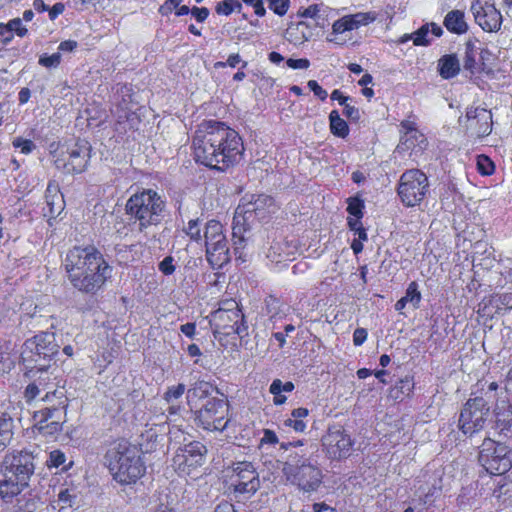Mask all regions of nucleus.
I'll list each match as a JSON object with an SVG mask.
<instances>
[{
	"instance_id": "bf43d9fd",
	"label": "nucleus",
	"mask_w": 512,
	"mask_h": 512,
	"mask_svg": "<svg viewBox=\"0 0 512 512\" xmlns=\"http://www.w3.org/2000/svg\"><path fill=\"white\" fill-rule=\"evenodd\" d=\"M286 64L289 68L292 69H307L310 66V61L306 58H300V59H288L286 61Z\"/></svg>"
},
{
	"instance_id": "7ed1b4c3",
	"label": "nucleus",
	"mask_w": 512,
	"mask_h": 512,
	"mask_svg": "<svg viewBox=\"0 0 512 512\" xmlns=\"http://www.w3.org/2000/svg\"><path fill=\"white\" fill-rule=\"evenodd\" d=\"M105 459L113 479L121 485L135 484L145 473L139 449L128 442L108 450Z\"/></svg>"
},
{
	"instance_id": "ea45409f",
	"label": "nucleus",
	"mask_w": 512,
	"mask_h": 512,
	"mask_svg": "<svg viewBox=\"0 0 512 512\" xmlns=\"http://www.w3.org/2000/svg\"><path fill=\"white\" fill-rule=\"evenodd\" d=\"M405 301L412 305L414 309L419 307L421 301V293L418 290V284L413 281L411 282L405 292V296H403Z\"/></svg>"
},
{
	"instance_id": "e2e57ef3",
	"label": "nucleus",
	"mask_w": 512,
	"mask_h": 512,
	"mask_svg": "<svg viewBox=\"0 0 512 512\" xmlns=\"http://www.w3.org/2000/svg\"><path fill=\"white\" fill-rule=\"evenodd\" d=\"M367 330L364 328H357L353 333V343L355 346L362 345L367 339Z\"/></svg>"
},
{
	"instance_id": "58836bf2",
	"label": "nucleus",
	"mask_w": 512,
	"mask_h": 512,
	"mask_svg": "<svg viewBox=\"0 0 512 512\" xmlns=\"http://www.w3.org/2000/svg\"><path fill=\"white\" fill-rule=\"evenodd\" d=\"M346 31H350V30H349V27H348L347 20H346V18L344 16V17L338 19L337 21H335L333 23V25H332V33L329 35L327 40L329 42H333V43H336V44H342L343 42L338 39L337 35L343 34Z\"/></svg>"
},
{
	"instance_id": "ddd939ff",
	"label": "nucleus",
	"mask_w": 512,
	"mask_h": 512,
	"mask_svg": "<svg viewBox=\"0 0 512 512\" xmlns=\"http://www.w3.org/2000/svg\"><path fill=\"white\" fill-rule=\"evenodd\" d=\"M91 146L86 140H78L67 147L55 160L57 169L68 174L81 173L86 169L90 158Z\"/></svg>"
},
{
	"instance_id": "09e8293b",
	"label": "nucleus",
	"mask_w": 512,
	"mask_h": 512,
	"mask_svg": "<svg viewBox=\"0 0 512 512\" xmlns=\"http://www.w3.org/2000/svg\"><path fill=\"white\" fill-rule=\"evenodd\" d=\"M13 146L19 148L21 153L29 154L35 149V144L32 140L17 137L13 140Z\"/></svg>"
},
{
	"instance_id": "8fccbe9b",
	"label": "nucleus",
	"mask_w": 512,
	"mask_h": 512,
	"mask_svg": "<svg viewBox=\"0 0 512 512\" xmlns=\"http://www.w3.org/2000/svg\"><path fill=\"white\" fill-rule=\"evenodd\" d=\"M61 62V55L60 53H54L52 55H42L39 58V64L46 67V68H52L57 67Z\"/></svg>"
},
{
	"instance_id": "37998d69",
	"label": "nucleus",
	"mask_w": 512,
	"mask_h": 512,
	"mask_svg": "<svg viewBox=\"0 0 512 512\" xmlns=\"http://www.w3.org/2000/svg\"><path fill=\"white\" fill-rule=\"evenodd\" d=\"M430 29L429 24H425L421 26L417 31L413 33V43L416 46H425L430 43V39H428Z\"/></svg>"
},
{
	"instance_id": "864d4df0",
	"label": "nucleus",
	"mask_w": 512,
	"mask_h": 512,
	"mask_svg": "<svg viewBox=\"0 0 512 512\" xmlns=\"http://www.w3.org/2000/svg\"><path fill=\"white\" fill-rule=\"evenodd\" d=\"M6 27L9 31L15 32L20 37L25 36L28 32V30L22 25L20 18H14L10 20Z\"/></svg>"
},
{
	"instance_id": "0eeeda50",
	"label": "nucleus",
	"mask_w": 512,
	"mask_h": 512,
	"mask_svg": "<svg viewBox=\"0 0 512 512\" xmlns=\"http://www.w3.org/2000/svg\"><path fill=\"white\" fill-rule=\"evenodd\" d=\"M59 348L54 333L42 332L24 342L22 362L26 369L52 368L51 361L58 354Z\"/></svg>"
},
{
	"instance_id": "a211bd4d",
	"label": "nucleus",
	"mask_w": 512,
	"mask_h": 512,
	"mask_svg": "<svg viewBox=\"0 0 512 512\" xmlns=\"http://www.w3.org/2000/svg\"><path fill=\"white\" fill-rule=\"evenodd\" d=\"M470 10L475 22L486 32H496L502 24V15L495 6L484 0L472 2Z\"/></svg>"
},
{
	"instance_id": "39448f33",
	"label": "nucleus",
	"mask_w": 512,
	"mask_h": 512,
	"mask_svg": "<svg viewBox=\"0 0 512 512\" xmlns=\"http://www.w3.org/2000/svg\"><path fill=\"white\" fill-rule=\"evenodd\" d=\"M164 209L165 201L152 189H144L133 194L126 203V211L139 222L140 231L159 224L163 218Z\"/></svg>"
},
{
	"instance_id": "a19ab883",
	"label": "nucleus",
	"mask_w": 512,
	"mask_h": 512,
	"mask_svg": "<svg viewBox=\"0 0 512 512\" xmlns=\"http://www.w3.org/2000/svg\"><path fill=\"white\" fill-rule=\"evenodd\" d=\"M184 231L190 237L191 240H193L197 243L202 241V234H201L199 219L189 220L188 225L184 229Z\"/></svg>"
},
{
	"instance_id": "c756f323",
	"label": "nucleus",
	"mask_w": 512,
	"mask_h": 512,
	"mask_svg": "<svg viewBox=\"0 0 512 512\" xmlns=\"http://www.w3.org/2000/svg\"><path fill=\"white\" fill-rule=\"evenodd\" d=\"M13 429V419L4 413H0V453L11 443L14 435Z\"/></svg>"
},
{
	"instance_id": "052dcab7",
	"label": "nucleus",
	"mask_w": 512,
	"mask_h": 512,
	"mask_svg": "<svg viewBox=\"0 0 512 512\" xmlns=\"http://www.w3.org/2000/svg\"><path fill=\"white\" fill-rule=\"evenodd\" d=\"M401 126L402 128L405 130V135L408 136V135H419V137L421 138V141H424V136L423 134H421L415 127V124L411 121H403L401 123Z\"/></svg>"
},
{
	"instance_id": "7c9ffc66",
	"label": "nucleus",
	"mask_w": 512,
	"mask_h": 512,
	"mask_svg": "<svg viewBox=\"0 0 512 512\" xmlns=\"http://www.w3.org/2000/svg\"><path fill=\"white\" fill-rule=\"evenodd\" d=\"M118 93H121L122 100L117 101L116 105V113L118 114L119 120L126 119L128 120L130 114L133 113L134 105L132 103V98L130 94V89L126 86H122Z\"/></svg>"
},
{
	"instance_id": "603ef678",
	"label": "nucleus",
	"mask_w": 512,
	"mask_h": 512,
	"mask_svg": "<svg viewBox=\"0 0 512 512\" xmlns=\"http://www.w3.org/2000/svg\"><path fill=\"white\" fill-rule=\"evenodd\" d=\"M476 60H475V51L473 45L470 43L466 46V52H465V60H464V68L466 70H469L470 72H473L475 68Z\"/></svg>"
},
{
	"instance_id": "aec40b11",
	"label": "nucleus",
	"mask_w": 512,
	"mask_h": 512,
	"mask_svg": "<svg viewBox=\"0 0 512 512\" xmlns=\"http://www.w3.org/2000/svg\"><path fill=\"white\" fill-rule=\"evenodd\" d=\"M327 455L332 459H340L350 455L352 441L350 436L341 429H329L322 439Z\"/></svg>"
},
{
	"instance_id": "4c0bfd02",
	"label": "nucleus",
	"mask_w": 512,
	"mask_h": 512,
	"mask_svg": "<svg viewBox=\"0 0 512 512\" xmlns=\"http://www.w3.org/2000/svg\"><path fill=\"white\" fill-rule=\"evenodd\" d=\"M17 512H50V505L38 497H33L28 499Z\"/></svg>"
},
{
	"instance_id": "6ab92c4d",
	"label": "nucleus",
	"mask_w": 512,
	"mask_h": 512,
	"mask_svg": "<svg viewBox=\"0 0 512 512\" xmlns=\"http://www.w3.org/2000/svg\"><path fill=\"white\" fill-rule=\"evenodd\" d=\"M1 464H6L8 471L27 483L30 482L35 470L34 456L26 450L6 454Z\"/></svg>"
},
{
	"instance_id": "473e14b6",
	"label": "nucleus",
	"mask_w": 512,
	"mask_h": 512,
	"mask_svg": "<svg viewBox=\"0 0 512 512\" xmlns=\"http://www.w3.org/2000/svg\"><path fill=\"white\" fill-rule=\"evenodd\" d=\"M185 392L186 385L183 383H178L177 385L169 386L167 388L163 398L168 404H171L170 407L168 408L169 414L173 415L178 413L180 407L174 405V402L180 399Z\"/></svg>"
},
{
	"instance_id": "774afa93",
	"label": "nucleus",
	"mask_w": 512,
	"mask_h": 512,
	"mask_svg": "<svg viewBox=\"0 0 512 512\" xmlns=\"http://www.w3.org/2000/svg\"><path fill=\"white\" fill-rule=\"evenodd\" d=\"M214 512H236L233 504L225 501L217 505Z\"/></svg>"
},
{
	"instance_id": "c85d7f7f",
	"label": "nucleus",
	"mask_w": 512,
	"mask_h": 512,
	"mask_svg": "<svg viewBox=\"0 0 512 512\" xmlns=\"http://www.w3.org/2000/svg\"><path fill=\"white\" fill-rule=\"evenodd\" d=\"M438 71L444 79L455 77L460 71L458 58L455 55H444L438 61Z\"/></svg>"
},
{
	"instance_id": "b1692460",
	"label": "nucleus",
	"mask_w": 512,
	"mask_h": 512,
	"mask_svg": "<svg viewBox=\"0 0 512 512\" xmlns=\"http://www.w3.org/2000/svg\"><path fill=\"white\" fill-rule=\"evenodd\" d=\"M495 428L505 436L512 433V404L506 401L497 403L495 410Z\"/></svg>"
},
{
	"instance_id": "423d86ee",
	"label": "nucleus",
	"mask_w": 512,
	"mask_h": 512,
	"mask_svg": "<svg viewBox=\"0 0 512 512\" xmlns=\"http://www.w3.org/2000/svg\"><path fill=\"white\" fill-rule=\"evenodd\" d=\"M277 206L274 199L268 195H251L241 199L240 204L235 210L233 218V235L241 233L243 229H250L254 220H265L270 214L275 213Z\"/></svg>"
},
{
	"instance_id": "49530a36",
	"label": "nucleus",
	"mask_w": 512,
	"mask_h": 512,
	"mask_svg": "<svg viewBox=\"0 0 512 512\" xmlns=\"http://www.w3.org/2000/svg\"><path fill=\"white\" fill-rule=\"evenodd\" d=\"M234 5L241 8V4L236 0H223L216 5V12L222 15H230L234 11Z\"/></svg>"
},
{
	"instance_id": "393cba45",
	"label": "nucleus",
	"mask_w": 512,
	"mask_h": 512,
	"mask_svg": "<svg viewBox=\"0 0 512 512\" xmlns=\"http://www.w3.org/2000/svg\"><path fill=\"white\" fill-rule=\"evenodd\" d=\"M58 408L54 405L53 407H47L43 413L44 418L38 423L39 430L44 434H56L62 430V424L60 422Z\"/></svg>"
},
{
	"instance_id": "69168bd1",
	"label": "nucleus",
	"mask_w": 512,
	"mask_h": 512,
	"mask_svg": "<svg viewBox=\"0 0 512 512\" xmlns=\"http://www.w3.org/2000/svg\"><path fill=\"white\" fill-rule=\"evenodd\" d=\"M344 114L347 118L353 121H358L360 119L359 109L347 103L344 105Z\"/></svg>"
},
{
	"instance_id": "9b49d317",
	"label": "nucleus",
	"mask_w": 512,
	"mask_h": 512,
	"mask_svg": "<svg viewBox=\"0 0 512 512\" xmlns=\"http://www.w3.org/2000/svg\"><path fill=\"white\" fill-rule=\"evenodd\" d=\"M489 411L490 408L484 398L469 399L461 410L458 428L464 435L473 436L485 427Z\"/></svg>"
},
{
	"instance_id": "4be33fe9",
	"label": "nucleus",
	"mask_w": 512,
	"mask_h": 512,
	"mask_svg": "<svg viewBox=\"0 0 512 512\" xmlns=\"http://www.w3.org/2000/svg\"><path fill=\"white\" fill-rule=\"evenodd\" d=\"M466 117L478 137L488 136L492 131V114L484 108H470Z\"/></svg>"
},
{
	"instance_id": "f704fd0d",
	"label": "nucleus",
	"mask_w": 512,
	"mask_h": 512,
	"mask_svg": "<svg viewBox=\"0 0 512 512\" xmlns=\"http://www.w3.org/2000/svg\"><path fill=\"white\" fill-rule=\"evenodd\" d=\"M349 30L358 29L360 26L368 25L376 19L374 13L371 12H359L356 14L346 15L345 16Z\"/></svg>"
},
{
	"instance_id": "4d7b16f0",
	"label": "nucleus",
	"mask_w": 512,
	"mask_h": 512,
	"mask_svg": "<svg viewBox=\"0 0 512 512\" xmlns=\"http://www.w3.org/2000/svg\"><path fill=\"white\" fill-rule=\"evenodd\" d=\"M307 85L310 90L313 91L314 95L317 96L320 100L324 101L327 98V91L323 89L316 80H309Z\"/></svg>"
},
{
	"instance_id": "5701e85b",
	"label": "nucleus",
	"mask_w": 512,
	"mask_h": 512,
	"mask_svg": "<svg viewBox=\"0 0 512 512\" xmlns=\"http://www.w3.org/2000/svg\"><path fill=\"white\" fill-rule=\"evenodd\" d=\"M46 208L44 215L50 219L58 217L65 207L64 197L59 190V186L54 181L48 183L45 192Z\"/></svg>"
},
{
	"instance_id": "f257e3e1",
	"label": "nucleus",
	"mask_w": 512,
	"mask_h": 512,
	"mask_svg": "<svg viewBox=\"0 0 512 512\" xmlns=\"http://www.w3.org/2000/svg\"><path fill=\"white\" fill-rule=\"evenodd\" d=\"M193 148L197 162L220 171L238 164L244 152L239 134L223 122L214 120L198 125Z\"/></svg>"
},
{
	"instance_id": "13d9d810",
	"label": "nucleus",
	"mask_w": 512,
	"mask_h": 512,
	"mask_svg": "<svg viewBox=\"0 0 512 512\" xmlns=\"http://www.w3.org/2000/svg\"><path fill=\"white\" fill-rule=\"evenodd\" d=\"M286 427L292 428L296 432H304L306 423L301 419L288 418L284 421Z\"/></svg>"
},
{
	"instance_id": "6e6552de",
	"label": "nucleus",
	"mask_w": 512,
	"mask_h": 512,
	"mask_svg": "<svg viewBox=\"0 0 512 512\" xmlns=\"http://www.w3.org/2000/svg\"><path fill=\"white\" fill-rule=\"evenodd\" d=\"M204 239L206 257L213 268H222L230 261L228 240L223 225L217 220H210L205 225Z\"/></svg>"
},
{
	"instance_id": "c9c22d12",
	"label": "nucleus",
	"mask_w": 512,
	"mask_h": 512,
	"mask_svg": "<svg viewBox=\"0 0 512 512\" xmlns=\"http://www.w3.org/2000/svg\"><path fill=\"white\" fill-rule=\"evenodd\" d=\"M330 130L335 136L345 138L349 133L347 123L340 117L338 111L333 110L329 115Z\"/></svg>"
},
{
	"instance_id": "3c124183",
	"label": "nucleus",
	"mask_w": 512,
	"mask_h": 512,
	"mask_svg": "<svg viewBox=\"0 0 512 512\" xmlns=\"http://www.w3.org/2000/svg\"><path fill=\"white\" fill-rule=\"evenodd\" d=\"M269 8L279 16L286 14L289 8V0H268Z\"/></svg>"
},
{
	"instance_id": "680f3d73",
	"label": "nucleus",
	"mask_w": 512,
	"mask_h": 512,
	"mask_svg": "<svg viewBox=\"0 0 512 512\" xmlns=\"http://www.w3.org/2000/svg\"><path fill=\"white\" fill-rule=\"evenodd\" d=\"M191 13L198 22H204L207 19V17L209 16V10L206 7L200 8V7L194 6L191 9Z\"/></svg>"
},
{
	"instance_id": "c03bdc74",
	"label": "nucleus",
	"mask_w": 512,
	"mask_h": 512,
	"mask_svg": "<svg viewBox=\"0 0 512 512\" xmlns=\"http://www.w3.org/2000/svg\"><path fill=\"white\" fill-rule=\"evenodd\" d=\"M66 461V455L61 450H53L49 454L46 464L49 468H58Z\"/></svg>"
},
{
	"instance_id": "f03ea898",
	"label": "nucleus",
	"mask_w": 512,
	"mask_h": 512,
	"mask_svg": "<svg viewBox=\"0 0 512 512\" xmlns=\"http://www.w3.org/2000/svg\"><path fill=\"white\" fill-rule=\"evenodd\" d=\"M65 270L79 291L95 293L112 275V267L93 246L74 247L65 258Z\"/></svg>"
},
{
	"instance_id": "f3484780",
	"label": "nucleus",
	"mask_w": 512,
	"mask_h": 512,
	"mask_svg": "<svg viewBox=\"0 0 512 512\" xmlns=\"http://www.w3.org/2000/svg\"><path fill=\"white\" fill-rule=\"evenodd\" d=\"M206 447L197 441L190 442L177 449L173 457V463L183 473H189L190 468L201 466L205 460Z\"/></svg>"
},
{
	"instance_id": "9d476101",
	"label": "nucleus",
	"mask_w": 512,
	"mask_h": 512,
	"mask_svg": "<svg viewBox=\"0 0 512 512\" xmlns=\"http://www.w3.org/2000/svg\"><path fill=\"white\" fill-rule=\"evenodd\" d=\"M479 462L493 475H502L512 466V451L504 444L486 439L479 453Z\"/></svg>"
},
{
	"instance_id": "0e129e2a",
	"label": "nucleus",
	"mask_w": 512,
	"mask_h": 512,
	"mask_svg": "<svg viewBox=\"0 0 512 512\" xmlns=\"http://www.w3.org/2000/svg\"><path fill=\"white\" fill-rule=\"evenodd\" d=\"M412 388L413 383L411 379L405 378L403 380H400V382L395 386L394 390L400 391L404 395H409Z\"/></svg>"
},
{
	"instance_id": "2f4dec72",
	"label": "nucleus",
	"mask_w": 512,
	"mask_h": 512,
	"mask_svg": "<svg viewBox=\"0 0 512 512\" xmlns=\"http://www.w3.org/2000/svg\"><path fill=\"white\" fill-rule=\"evenodd\" d=\"M76 494L72 489H62L59 491L57 499L50 505V512L58 508L59 512H66V509L71 508L76 501Z\"/></svg>"
},
{
	"instance_id": "dca6fc26",
	"label": "nucleus",
	"mask_w": 512,
	"mask_h": 512,
	"mask_svg": "<svg viewBox=\"0 0 512 512\" xmlns=\"http://www.w3.org/2000/svg\"><path fill=\"white\" fill-rule=\"evenodd\" d=\"M28 375L33 379L25 389L24 397L30 402L36 399L41 393H46L50 388L58 387L56 368L27 369Z\"/></svg>"
},
{
	"instance_id": "20e7f679",
	"label": "nucleus",
	"mask_w": 512,
	"mask_h": 512,
	"mask_svg": "<svg viewBox=\"0 0 512 512\" xmlns=\"http://www.w3.org/2000/svg\"><path fill=\"white\" fill-rule=\"evenodd\" d=\"M281 471L288 483L303 492H314L322 484L321 469L306 454L290 453Z\"/></svg>"
},
{
	"instance_id": "4468645a",
	"label": "nucleus",
	"mask_w": 512,
	"mask_h": 512,
	"mask_svg": "<svg viewBox=\"0 0 512 512\" xmlns=\"http://www.w3.org/2000/svg\"><path fill=\"white\" fill-rule=\"evenodd\" d=\"M230 487L237 494L254 495L260 488L259 474L251 462L234 463Z\"/></svg>"
},
{
	"instance_id": "a18cd8bd",
	"label": "nucleus",
	"mask_w": 512,
	"mask_h": 512,
	"mask_svg": "<svg viewBox=\"0 0 512 512\" xmlns=\"http://www.w3.org/2000/svg\"><path fill=\"white\" fill-rule=\"evenodd\" d=\"M294 389V384L290 381L283 383L280 379H275L270 385L271 394H280L282 392H291Z\"/></svg>"
},
{
	"instance_id": "1a4fd4ad",
	"label": "nucleus",
	"mask_w": 512,
	"mask_h": 512,
	"mask_svg": "<svg viewBox=\"0 0 512 512\" xmlns=\"http://www.w3.org/2000/svg\"><path fill=\"white\" fill-rule=\"evenodd\" d=\"M199 426L208 431H224L229 422V404L224 395H217L205 401L196 412Z\"/></svg>"
},
{
	"instance_id": "412c9836",
	"label": "nucleus",
	"mask_w": 512,
	"mask_h": 512,
	"mask_svg": "<svg viewBox=\"0 0 512 512\" xmlns=\"http://www.w3.org/2000/svg\"><path fill=\"white\" fill-rule=\"evenodd\" d=\"M28 486L29 483L8 471L6 464H0V498L8 502Z\"/></svg>"
},
{
	"instance_id": "e433bc0d",
	"label": "nucleus",
	"mask_w": 512,
	"mask_h": 512,
	"mask_svg": "<svg viewBox=\"0 0 512 512\" xmlns=\"http://www.w3.org/2000/svg\"><path fill=\"white\" fill-rule=\"evenodd\" d=\"M489 305L495 308V313L500 314L512 309V293L493 295L489 299Z\"/></svg>"
},
{
	"instance_id": "de8ad7c7",
	"label": "nucleus",
	"mask_w": 512,
	"mask_h": 512,
	"mask_svg": "<svg viewBox=\"0 0 512 512\" xmlns=\"http://www.w3.org/2000/svg\"><path fill=\"white\" fill-rule=\"evenodd\" d=\"M363 208H364V203L362 200H360L358 198L349 199L347 211L351 216H354L357 218H362Z\"/></svg>"
},
{
	"instance_id": "72a5a7b5",
	"label": "nucleus",
	"mask_w": 512,
	"mask_h": 512,
	"mask_svg": "<svg viewBox=\"0 0 512 512\" xmlns=\"http://www.w3.org/2000/svg\"><path fill=\"white\" fill-rule=\"evenodd\" d=\"M42 400L52 403L50 407L55 405L58 408V412L65 410L67 407V397L65 395V391L63 388H59V386L48 389L42 397Z\"/></svg>"
},
{
	"instance_id": "cd10ccee",
	"label": "nucleus",
	"mask_w": 512,
	"mask_h": 512,
	"mask_svg": "<svg viewBox=\"0 0 512 512\" xmlns=\"http://www.w3.org/2000/svg\"><path fill=\"white\" fill-rule=\"evenodd\" d=\"M444 26L448 31L459 35L466 33L468 30L464 13L460 10H452L448 12L444 19Z\"/></svg>"
},
{
	"instance_id": "6e6d98bb",
	"label": "nucleus",
	"mask_w": 512,
	"mask_h": 512,
	"mask_svg": "<svg viewBox=\"0 0 512 512\" xmlns=\"http://www.w3.org/2000/svg\"><path fill=\"white\" fill-rule=\"evenodd\" d=\"M174 259L171 256L165 257L160 263H159V270L164 275H171L175 272V266L173 264Z\"/></svg>"
},
{
	"instance_id": "bb28decb",
	"label": "nucleus",
	"mask_w": 512,
	"mask_h": 512,
	"mask_svg": "<svg viewBox=\"0 0 512 512\" xmlns=\"http://www.w3.org/2000/svg\"><path fill=\"white\" fill-rule=\"evenodd\" d=\"M313 33L309 25L301 21L295 25H291L286 30V39L294 45H301L312 37Z\"/></svg>"
},
{
	"instance_id": "f8f14e48",
	"label": "nucleus",
	"mask_w": 512,
	"mask_h": 512,
	"mask_svg": "<svg viewBox=\"0 0 512 512\" xmlns=\"http://www.w3.org/2000/svg\"><path fill=\"white\" fill-rule=\"evenodd\" d=\"M428 186V178L422 171L408 170L400 178L398 194L406 206L414 207L425 198Z\"/></svg>"
},
{
	"instance_id": "2eb2a0df",
	"label": "nucleus",
	"mask_w": 512,
	"mask_h": 512,
	"mask_svg": "<svg viewBox=\"0 0 512 512\" xmlns=\"http://www.w3.org/2000/svg\"><path fill=\"white\" fill-rule=\"evenodd\" d=\"M214 334L230 336L237 334L240 338L248 335V325L240 309L229 311L217 310L213 314Z\"/></svg>"
},
{
	"instance_id": "a878e982",
	"label": "nucleus",
	"mask_w": 512,
	"mask_h": 512,
	"mask_svg": "<svg viewBox=\"0 0 512 512\" xmlns=\"http://www.w3.org/2000/svg\"><path fill=\"white\" fill-rule=\"evenodd\" d=\"M219 394L216 387L206 381H197L187 390L186 398L188 404L196 403L198 400L214 398L213 393Z\"/></svg>"
},
{
	"instance_id": "5fc2aeb1",
	"label": "nucleus",
	"mask_w": 512,
	"mask_h": 512,
	"mask_svg": "<svg viewBox=\"0 0 512 512\" xmlns=\"http://www.w3.org/2000/svg\"><path fill=\"white\" fill-rule=\"evenodd\" d=\"M267 257L272 262H276V263H280V262L286 260V255H283V253L281 252V245L279 243H276L270 247Z\"/></svg>"
},
{
	"instance_id": "79ce46f5",
	"label": "nucleus",
	"mask_w": 512,
	"mask_h": 512,
	"mask_svg": "<svg viewBox=\"0 0 512 512\" xmlns=\"http://www.w3.org/2000/svg\"><path fill=\"white\" fill-rule=\"evenodd\" d=\"M477 169L482 175H491L495 170V166L488 156L479 155L477 156Z\"/></svg>"
},
{
	"instance_id": "338daca9",
	"label": "nucleus",
	"mask_w": 512,
	"mask_h": 512,
	"mask_svg": "<svg viewBox=\"0 0 512 512\" xmlns=\"http://www.w3.org/2000/svg\"><path fill=\"white\" fill-rule=\"evenodd\" d=\"M77 47V42L74 40H65L60 43L58 49L62 52H72Z\"/></svg>"
}]
</instances>
